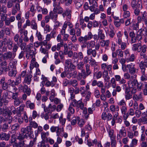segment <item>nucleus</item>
<instances>
[{"label":"nucleus","mask_w":147,"mask_h":147,"mask_svg":"<svg viewBox=\"0 0 147 147\" xmlns=\"http://www.w3.org/2000/svg\"><path fill=\"white\" fill-rule=\"evenodd\" d=\"M7 47L5 46H4L2 50H0V59H2V57L3 58V53L7 51Z\"/></svg>","instance_id":"c85d7f7f"},{"label":"nucleus","mask_w":147,"mask_h":147,"mask_svg":"<svg viewBox=\"0 0 147 147\" xmlns=\"http://www.w3.org/2000/svg\"><path fill=\"white\" fill-rule=\"evenodd\" d=\"M144 84H142L141 83H138L137 89L138 90H140L141 89H144Z\"/></svg>","instance_id":"864d4df0"},{"label":"nucleus","mask_w":147,"mask_h":147,"mask_svg":"<svg viewBox=\"0 0 147 147\" xmlns=\"http://www.w3.org/2000/svg\"><path fill=\"white\" fill-rule=\"evenodd\" d=\"M55 92L54 90L51 91V95L49 97V99L51 101H53L54 100L55 96Z\"/></svg>","instance_id":"a18cd8bd"},{"label":"nucleus","mask_w":147,"mask_h":147,"mask_svg":"<svg viewBox=\"0 0 147 147\" xmlns=\"http://www.w3.org/2000/svg\"><path fill=\"white\" fill-rule=\"evenodd\" d=\"M56 9L54 8L53 12H51L49 14L50 17V18L52 19H54L56 20L57 19V9Z\"/></svg>","instance_id":"f3484780"},{"label":"nucleus","mask_w":147,"mask_h":147,"mask_svg":"<svg viewBox=\"0 0 147 147\" xmlns=\"http://www.w3.org/2000/svg\"><path fill=\"white\" fill-rule=\"evenodd\" d=\"M138 83L137 80L135 79L132 81L130 84H129V87L131 88H137Z\"/></svg>","instance_id":"5701e85b"},{"label":"nucleus","mask_w":147,"mask_h":147,"mask_svg":"<svg viewBox=\"0 0 147 147\" xmlns=\"http://www.w3.org/2000/svg\"><path fill=\"white\" fill-rule=\"evenodd\" d=\"M138 140L136 139H134L132 140L131 142V144L130 145V147H134V145L137 144Z\"/></svg>","instance_id":"052dcab7"},{"label":"nucleus","mask_w":147,"mask_h":147,"mask_svg":"<svg viewBox=\"0 0 147 147\" xmlns=\"http://www.w3.org/2000/svg\"><path fill=\"white\" fill-rule=\"evenodd\" d=\"M109 40H102L100 42L101 45L102 47L106 46L107 47L109 46Z\"/></svg>","instance_id":"473e14b6"},{"label":"nucleus","mask_w":147,"mask_h":147,"mask_svg":"<svg viewBox=\"0 0 147 147\" xmlns=\"http://www.w3.org/2000/svg\"><path fill=\"white\" fill-rule=\"evenodd\" d=\"M141 45L139 43L134 44L132 45V49L134 51L140 52L141 51Z\"/></svg>","instance_id":"9b49d317"},{"label":"nucleus","mask_w":147,"mask_h":147,"mask_svg":"<svg viewBox=\"0 0 147 147\" xmlns=\"http://www.w3.org/2000/svg\"><path fill=\"white\" fill-rule=\"evenodd\" d=\"M7 7L4 5H1L0 4V14L1 12H3L4 13H5L6 12Z\"/></svg>","instance_id":"37998d69"},{"label":"nucleus","mask_w":147,"mask_h":147,"mask_svg":"<svg viewBox=\"0 0 147 147\" xmlns=\"http://www.w3.org/2000/svg\"><path fill=\"white\" fill-rule=\"evenodd\" d=\"M71 69L69 71H65V77L66 76L68 78H70L72 76V74L71 73Z\"/></svg>","instance_id":"49530a36"},{"label":"nucleus","mask_w":147,"mask_h":147,"mask_svg":"<svg viewBox=\"0 0 147 147\" xmlns=\"http://www.w3.org/2000/svg\"><path fill=\"white\" fill-rule=\"evenodd\" d=\"M7 45V46H6L7 47H8V49L9 50H11L12 48V45L13 42L12 41V40H9L7 42V43L6 44V45Z\"/></svg>","instance_id":"ea45409f"},{"label":"nucleus","mask_w":147,"mask_h":147,"mask_svg":"<svg viewBox=\"0 0 147 147\" xmlns=\"http://www.w3.org/2000/svg\"><path fill=\"white\" fill-rule=\"evenodd\" d=\"M10 137V135L9 133L2 132L0 134V140H2L8 141Z\"/></svg>","instance_id":"0eeeda50"},{"label":"nucleus","mask_w":147,"mask_h":147,"mask_svg":"<svg viewBox=\"0 0 147 147\" xmlns=\"http://www.w3.org/2000/svg\"><path fill=\"white\" fill-rule=\"evenodd\" d=\"M71 103L70 104L68 109V110L69 111V112L71 114H74L75 112V110L71 106Z\"/></svg>","instance_id":"bf43d9fd"},{"label":"nucleus","mask_w":147,"mask_h":147,"mask_svg":"<svg viewBox=\"0 0 147 147\" xmlns=\"http://www.w3.org/2000/svg\"><path fill=\"white\" fill-rule=\"evenodd\" d=\"M123 52L121 49H118L116 50L115 52H112V56L113 58H115L118 55L120 57H123Z\"/></svg>","instance_id":"9d476101"},{"label":"nucleus","mask_w":147,"mask_h":147,"mask_svg":"<svg viewBox=\"0 0 147 147\" xmlns=\"http://www.w3.org/2000/svg\"><path fill=\"white\" fill-rule=\"evenodd\" d=\"M82 73H80L78 74V76L79 78H83L84 79L86 77L88 76V75H87V73L85 70L82 69Z\"/></svg>","instance_id":"393cba45"},{"label":"nucleus","mask_w":147,"mask_h":147,"mask_svg":"<svg viewBox=\"0 0 147 147\" xmlns=\"http://www.w3.org/2000/svg\"><path fill=\"white\" fill-rule=\"evenodd\" d=\"M93 36V35L91 32H89L88 35L85 36L87 40L91 39L92 38Z\"/></svg>","instance_id":"5fc2aeb1"},{"label":"nucleus","mask_w":147,"mask_h":147,"mask_svg":"<svg viewBox=\"0 0 147 147\" xmlns=\"http://www.w3.org/2000/svg\"><path fill=\"white\" fill-rule=\"evenodd\" d=\"M38 147H49V145L45 144V141L44 140H42L41 142L38 143Z\"/></svg>","instance_id":"f704fd0d"},{"label":"nucleus","mask_w":147,"mask_h":147,"mask_svg":"<svg viewBox=\"0 0 147 147\" xmlns=\"http://www.w3.org/2000/svg\"><path fill=\"white\" fill-rule=\"evenodd\" d=\"M119 133L123 137H125L126 136V132L123 127L122 129L120 130Z\"/></svg>","instance_id":"a19ab883"},{"label":"nucleus","mask_w":147,"mask_h":147,"mask_svg":"<svg viewBox=\"0 0 147 147\" xmlns=\"http://www.w3.org/2000/svg\"><path fill=\"white\" fill-rule=\"evenodd\" d=\"M17 72L16 69L10 67L8 75L10 77H14L16 76Z\"/></svg>","instance_id":"6ab92c4d"},{"label":"nucleus","mask_w":147,"mask_h":147,"mask_svg":"<svg viewBox=\"0 0 147 147\" xmlns=\"http://www.w3.org/2000/svg\"><path fill=\"white\" fill-rule=\"evenodd\" d=\"M11 129L12 131H16L18 130L20 128V125L18 123H16L11 125Z\"/></svg>","instance_id":"cd10ccee"},{"label":"nucleus","mask_w":147,"mask_h":147,"mask_svg":"<svg viewBox=\"0 0 147 147\" xmlns=\"http://www.w3.org/2000/svg\"><path fill=\"white\" fill-rule=\"evenodd\" d=\"M90 65L87 64L86 65V72L88 76L90 75L91 73V71L90 69Z\"/></svg>","instance_id":"79ce46f5"},{"label":"nucleus","mask_w":147,"mask_h":147,"mask_svg":"<svg viewBox=\"0 0 147 147\" xmlns=\"http://www.w3.org/2000/svg\"><path fill=\"white\" fill-rule=\"evenodd\" d=\"M20 142H22V143H24V145H24L22 147H32L34 144V142L30 141L29 143V144H27L29 143V142L26 139Z\"/></svg>","instance_id":"ddd939ff"},{"label":"nucleus","mask_w":147,"mask_h":147,"mask_svg":"<svg viewBox=\"0 0 147 147\" xmlns=\"http://www.w3.org/2000/svg\"><path fill=\"white\" fill-rule=\"evenodd\" d=\"M9 111H11L9 110L6 107H3L2 108H0V115H2L3 117H6Z\"/></svg>","instance_id":"6e6552de"},{"label":"nucleus","mask_w":147,"mask_h":147,"mask_svg":"<svg viewBox=\"0 0 147 147\" xmlns=\"http://www.w3.org/2000/svg\"><path fill=\"white\" fill-rule=\"evenodd\" d=\"M69 83V84H72L74 87L78 85L77 81L76 80H74L72 81H70Z\"/></svg>","instance_id":"4d7b16f0"},{"label":"nucleus","mask_w":147,"mask_h":147,"mask_svg":"<svg viewBox=\"0 0 147 147\" xmlns=\"http://www.w3.org/2000/svg\"><path fill=\"white\" fill-rule=\"evenodd\" d=\"M12 115V113L11 111H9L7 115V117L5 118V121L7 122V123L9 124V125H11L13 122V118L11 116Z\"/></svg>","instance_id":"4468645a"},{"label":"nucleus","mask_w":147,"mask_h":147,"mask_svg":"<svg viewBox=\"0 0 147 147\" xmlns=\"http://www.w3.org/2000/svg\"><path fill=\"white\" fill-rule=\"evenodd\" d=\"M26 106L30 108L31 109H33L34 107V103H31L30 101H27L26 102Z\"/></svg>","instance_id":"2f4dec72"},{"label":"nucleus","mask_w":147,"mask_h":147,"mask_svg":"<svg viewBox=\"0 0 147 147\" xmlns=\"http://www.w3.org/2000/svg\"><path fill=\"white\" fill-rule=\"evenodd\" d=\"M147 74H142L141 77V80L142 81H145L147 80Z\"/></svg>","instance_id":"69168bd1"},{"label":"nucleus","mask_w":147,"mask_h":147,"mask_svg":"<svg viewBox=\"0 0 147 147\" xmlns=\"http://www.w3.org/2000/svg\"><path fill=\"white\" fill-rule=\"evenodd\" d=\"M36 35L37 37L38 40L40 41H41L42 40V36L40 32H38V31H37Z\"/></svg>","instance_id":"3c124183"},{"label":"nucleus","mask_w":147,"mask_h":147,"mask_svg":"<svg viewBox=\"0 0 147 147\" xmlns=\"http://www.w3.org/2000/svg\"><path fill=\"white\" fill-rule=\"evenodd\" d=\"M73 55V53L71 50H65V55L66 57H71Z\"/></svg>","instance_id":"c756f323"},{"label":"nucleus","mask_w":147,"mask_h":147,"mask_svg":"<svg viewBox=\"0 0 147 147\" xmlns=\"http://www.w3.org/2000/svg\"><path fill=\"white\" fill-rule=\"evenodd\" d=\"M143 92L144 94L145 95H147V83H144V86L143 89Z\"/></svg>","instance_id":"e2e57ef3"},{"label":"nucleus","mask_w":147,"mask_h":147,"mask_svg":"<svg viewBox=\"0 0 147 147\" xmlns=\"http://www.w3.org/2000/svg\"><path fill=\"white\" fill-rule=\"evenodd\" d=\"M98 30L99 31L98 32V37L100 38V39L101 40L104 39L105 36L104 34L102 33V30L100 29Z\"/></svg>","instance_id":"7c9ffc66"},{"label":"nucleus","mask_w":147,"mask_h":147,"mask_svg":"<svg viewBox=\"0 0 147 147\" xmlns=\"http://www.w3.org/2000/svg\"><path fill=\"white\" fill-rule=\"evenodd\" d=\"M40 51H41V53H43L44 54H46V57H49V55L47 52V50L45 49L44 48H42V46H41Z\"/></svg>","instance_id":"c03bdc74"},{"label":"nucleus","mask_w":147,"mask_h":147,"mask_svg":"<svg viewBox=\"0 0 147 147\" xmlns=\"http://www.w3.org/2000/svg\"><path fill=\"white\" fill-rule=\"evenodd\" d=\"M84 65V63L83 62H80L77 65V68L79 69H82Z\"/></svg>","instance_id":"0e129e2a"},{"label":"nucleus","mask_w":147,"mask_h":147,"mask_svg":"<svg viewBox=\"0 0 147 147\" xmlns=\"http://www.w3.org/2000/svg\"><path fill=\"white\" fill-rule=\"evenodd\" d=\"M136 0H132L131 3V6L133 9L136 8V6L138 3Z\"/></svg>","instance_id":"de8ad7c7"},{"label":"nucleus","mask_w":147,"mask_h":147,"mask_svg":"<svg viewBox=\"0 0 147 147\" xmlns=\"http://www.w3.org/2000/svg\"><path fill=\"white\" fill-rule=\"evenodd\" d=\"M129 36L131 38V41L132 43H135L136 42L137 39L135 36V34L133 31L129 32Z\"/></svg>","instance_id":"412c9836"},{"label":"nucleus","mask_w":147,"mask_h":147,"mask_svg":"<svg viewBox=\"0 0 147 147\" xmlns=\"http://www.w3.org/2000/svg\"><path fill=\"white\" fill-rule=\"evenodd\" d=\"M127 67L129 70V73L132 75L134 74L136 72V69L133 67H132V65L129 64L127 65Z\"/></svg>","instance_id":"a878e982"},{"label":"nucleus","mask_w":147,"mask_h":147,"mask_svg":"<svg viewBox=\"0 0 147 147\" xmlns=\"http://www.w3.org/2000/svg\"><path fill=\"white\" fill-rule=\"evenodd\" d=\"M16 0H9L7 3V7L8 9L11 8L12 7H14V4L16 3Z\"/></svg>","instance_id":"dca6fc26"},{"label":"nucleus","mask_w":147,"mask_h":147,"mask_svg":"<svg viewBox=\"0 0 147 147\" xmlns=\"http://www.w3.org/2000/svg\"><path fill=\"white\" fill-rule=\"evenodd\" d=\"M145 32V30L144 29H140L137 32L136 36V38L137 40H140L142 39V36L144 35V32Z\"/></svg>","instance_id":"1a4fd4ad"},{"label":"nucleus","mask_w":147,"mask_h":147,"mask_svg":"<svg viewBox=\"0 0 147 147\" xmlns=\"http://www.w3.org/2000/svg\"><path fill=\"white\" fill-rule=\"evenodd\" d=\"M14 105L15 106H18L21 103H22L21 101H20L19 99L14 100Z\"/></svg>","instance_id":"338daca9"},{"label":"nucleus","mask_w":147,"mask_h":147,"mask_svg":"<svg viewBox=\"0 0 147 147\" xmlns=\"http://www.w3.org/2000/svg\"><path fill=\"white\" fill-rule=\"evenodd\" d=\"M23 143L22 142H20V141H19L18 143L14 142L11 144H9L10 147H22L24 145Z\"/></svg>","instance_id":"aec40b11"},{"label":"nucleus","mask_w":147,"mask_h":147,"mask_svg":"<svg viewBox=\"0 0 147 147\" xmlns=\"http://www.w3.org/2000/svg\"><path fill=\"white\" fill-rule=\"evenodd\" d=\"M17 61H13L12 63V65H10V67L11 68H13L16 69Z\"/></svg>","instance_id":"680f3d73"},{"label":"nucleus","mask_w":147,"mask_h":147,"mask_svg":"<svg viewBox=\"0 0 147 147\" xmlns=\"http://www.w3.org/2000/svg\"><path fill=\"white\" fill-rule=\"evenodd\" d=\"M82 99L78 101L74 99L72 102L71 105L73 107H76L78 108H80L81 110H83L84 107V103L82 102Z\"/></svg>","instance_id":"7ed1b4c3"},{"label":"nucleus","mask_w":147,"mask_h":147,"mask_svg":"<svg viewBox=\"0 0 147 147\" xmlns=\"http://www.w3.org/2000/svg\"><path fill=\"white\" fill-rule=\"evenodd\" d=\"M50 130L52 132H56L57 135V136H59V135H62L63 136H64V134H62V133L63 131V128L62 129L59 128L58 126H52L50 128Z\"/></svg>","instance_id":"20e7f679"},{"label":"nucleus","mask_w":147,"mask_h":147,"mask_svg":"<svg viewBox=\"0 0 147 147\" xmlns=\"http://www.w3.org/2000/svg\"><path fill=\"white\" fill-rule=\"evenodd\" d=\"M130 16V13L129 11H127L124 12L123 16L124 18H127Z\"/></svg>","instance_id":"8fccbe9b"},{"label":"nucleus","mask_w":147,"mask_h":147,"mask_svg":"<svg viewBox=\"0 0 147 147\" xmlns=\"http://www.w3.org/2000/svg\"><path fill=\"white\" fill-rule=\"evenodd\" d=\"M11 127V125H9L7 123H4L2 126V130L3 132H6Z\"/></svg>","instance_id":"b1692460"},{"label":"nucleus","mask_w":147,"mask_h":147,"mask_svg":"<svg viewBox=\"0 0 147 147\" xmlns=\"http://www.w3.org/2000/svg\"><path fill=\"white\" fill-rule=\"evenodd\" d=\"M7 64V63L6 61H3L2 59H0V67H1L2 68L6 67Z\"/></svg>","instance_id":"58836bf2"},{"label":"nucleus","mask_w":147,"mask_h":147,"mask_svg":"<svg viewBox=\"0 0 147 147\" xmlns=\"http://www.w3.org/2000/svg\"><path fill=\"white\" fill-rule=\"evenodd\" d=\"M78 40L81 43H82L84 42H87V41L85 36L84 37L82 36L79 37L78 38Z\"/></svg>","instance_id":"4c0bfd02"},{"label":"nucleus","mask_w":147,"mask_h":147,"mask_svg":"<svg viewBox=\"0 0 147 147\" xmlns=\"http://www.w3.org/2000/svg\"><path fill=\"white\" fill-rule=\"evenodd\" d=\"M57 8V12L58 11V13L59 14H61L63 12V10L62 8L60 7L58 5H57V6L55 7L54 8L56 9Z\"/></svg>","instance_id":"09e8293b"},{"label":"nucleus","mask_w":147,"mask_h":147,"mask_svg":"<svg viewBox=\"0 0 147 147\" xmlns=\"http://www.w3.org/2000/svg\"><path fill=\"white\" fill-rule=\"evenodd\" d=\"M28 126L30 127V129L32 130V127L34 128H37L38 127V124L36 122L34 121L33 122H32L30 123L29 126Z\"/></svg>","instance_id":"bb28decb"},{"label":"nucleus","mask_w":147,"mask_h":147,"mask_svg":"<svg viewBox=\"0 0 147 147\" xmlns=\"http://www.w3.org/2000/svg\"><path fill=\"white\" fill-rule=\"evenodd\" d=\"M84 124V122L83 119H81L78 120V124L79 126L81 127L83 126Z\"/></svg>","instance_id":"6e6d98bb"},{"label":"nucleus","mask_w":147,"mask_h":147,"mask_svg":"<svg viewBox=\"0 0 147 147\" xmlns=\"http://www.w3.org/2000/svg\"><path fill=\"white\" fill-rule=\"evenodd\" d=\"M14 7L12 9L11 13L12 15H14L17 13V11L20 10V4L18 3H16Z\"/></svg>","instance_id":"a211bd4d"},{"label":"nucleus","mask_w":147,"mask_h":147,"mask_svg":"<svg viewBox=\"0 0 147 147\" xmlns=\"http://www.w3.org/2000/svg\"><path fill=\"white\" fill-rule=\"evenodd\" d=\"M79 119L80 118L79 117H76L75 119H74L71 121V125H75L77 121H78Z\"/></svg>","instance_id":"603ef678"},{"label":"nucleus","mask_w":147,"mask_h":147,"mask_svg":"<svg viewBox=\"0 0 147 147\" xmlns=\"http://www.w3.org/2000/svg\"><path fill=\"white\" fill-rule=\"evenodd\" d=\"M16 55V53H12L11 51H7L3 54V59L6 61L11 60L14 58Z\"/></svg>","instance_id":"f03ea898"},{"label":"nucleus","mask_w":147,"mask_h":147,"mask_svg":"<svg viewBox=\"0 0 147 147\" xmlns=\"http://www.w3.org/2000/svg\"><path fill=\"white\" fill-rule=\"evenodd\" d=\"M121 113L122 114H125L127 111V107L125 106H123L121 108Z\"/></svg>","instance_id":"774afa93"},{"label":"nucleus","mask_w":147,"mask_h":147,"mask_svg":"<svg viewBox=\"0 0 147 147\" xmlns=\"http://www.w3.org/2000/svg\"><path fill=\"white\" fill-rule=\"evenodd\" d=\"M30 127L27 126L25 127H22L21 129V133L19 134L17 136V139L19 140V141L24 140L26 139L29 136L30 134L29 133H31L32 131Z\"/></svg>","instance_id":"f257e3e1"},{"label":"nucleus","mask_w":147,"mask_h":147,"mask_svg":"<svg viewBox=\"0 0 147 147\" xmlns=\"http://www.w3.org/2000/svg\"><path fill=\"white\" fill-rule=\"evenodd\" d=\"M73 66L71 60L70 59L66 60L65 65V71H69L71 69L70 68Z\"/></svg>","instance_id":"423d86ee"},{"label":"nucleus","mask_w":147,"mask_h":147,"mask_svg":"<svg viewBox=\"0 0 147 147\" xmlns=\"http://www.w3.org/2000/svg\"><path fill=\"white\" fill-rule=\"evenodd\" d=\"M23 88L25 90V92L28 95H30L31 93V90L30 88H28V86L26 85H25L24 87Z\"/></svg>","instance_id":"e433bc0d"},{"label":"nucleus","mask_w":147,"mask_h":147,"mask_svg":"<svg viewBox=\"0 0 147 147\" xmlns=\"http://www.w3.org/2000/svg\"><path fill=\"white\" fill-rule=\"evenodd\" d=\"M26 71H22L21 73L19 75L18 77L20 78L21 79L22 78H24L25 76H26Z\"/></svg>","instance_id":"13d9d810"},{"label":"nucleus","mask_w":147,"mask_h":147,"mask_svg":"<svg viewBox=\"0 0 147 147\" xmlns=\"http://www.w3.org/2000/svg\"><path fill=\"white\" fill-rule=\"evenodd\" d=\"M72 13L71 10V9L66 8L65 11V16H66V20L67 21H69L71 19Z\"/></svg>","instance_id":"2eb2a0df"},{"label":"nucleus","mask_w":147,"mask_h":147,"mask_svg":"<svg viewBox=\"0 0 147 147\" xmlns=\"http://www.w3.org/2000/svg\"><path fill=\"white\" fill-rule=\"evenodd\" d=\"M138 64L141 70L142 74H147V69L146 68L147 65L145 64L144 61H142L140 63H139Z\"/></svg>","instance_id":"39448f33"},{"label":"nucleus","mask_w":147,"mask_h":147,"mask_svg":"<svg viewBox=\"0 0 147 147\" xmlns=\"http://www.w3.org/2000/svg\"><path fill=\"white\" fill-rule=\"evenodd\" d=\"M5 77H3L1 80L0 84L3 89L4 90L8 89V85L7 83L5 82Z\"/></svg>","instance_id":"f8f14e48"},{"label":"nucleus","mask_w":147,"mask_h":147,"mask_svg":"<svg viewBox=\"0 0 147 147\" xmlns=\"http://www.w3.org/2000/svg\"><path fill=\"white\" fill-rule=\"evenodd\" d=\"M31 26L32 29L36 30L37 29V24L35 20H33L32 21Z\"/></svg>","instance_id":"72a5a7b5"},{"label":"nucleus","mask_w":147,"mask_h":147,"mask_svg":"<svg viewBox=\"0 0 147 147\" xmlns=\"http://www.w3.org/2000/svg\"><path fill=\"white\" fill-rule=\"evenodd\" d=\"M32 76L31 75H27L26 76L24 80V83L28 84H29L31 81Z\"/></svg>","instance_id":"4be33fe9"},{"label":"nucleus","mask_w":147,"mask_h":147,"mask_svg":"<svg viewBox=\"0 0 147 147\" xmlns=\"http://www.w3.org/2000/svg\"><path fill=\"white\" fill-rule=\"evenodd\" d=\"M21 79L20 77H18L16 78L14 84H12V86H15L18 85L20 84L21 82Z\"/></svg>","instance_id":"c9c22d12"}]
</instances>
